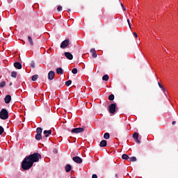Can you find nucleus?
I'll return each instance as SVG.
<instances>
[{"mask_svg":"<svg viewBox=\"0 0 178 178\" xmlns=\"http://www.w3.org/2000/svg\"><path fill=\"white\" fill-rule=\"evenodd\" d=\"M41 155L38 153H34L24 158L22 163V168L24 170H29L33 168L34 162H38Z\"/></svg>","mask_w":178,"mask_h":178,"instance_id":"f257e3e1","label":"nucleus"},{"mask_svg":"<svg viewBox=\"0 0 178 178\" xmlns=\"http://www.w3.org/2000/svg\"><path fill=\"white\" fill-rule=\"evenodd\" d=\"M9 118V113H8V111L5 108H3L0 112V119H2V120H6Z\"/></svg>","mask_w":178,"mask_h":178,"instance_id":"f03ea898","label":"nucleus"},{"mask_svg":"<svg viewBox=\"0 0 178 178\" xmlns=\"http://www.w3.org/2000/svg\"><path fill=\"white\" fill-rule=\"evenodd\" d=\"M70 42V39H65L64 41L61 42L60 48H62L63 49H65V48H67V47H69Z\"/></svg>","mask_w":178,"mask_h":178,"instance_id":"7ed1b4c3","label":"nucleus"},{"mask_svg":"<svg viewBox=\"0 0 178 178\" xmlns=\"http://www.w3.org/2000/svg\"><path fill=\"white\" fill-rule=\"evenodd\" d=\"M110 113H115L116 112V104H112L108 107Z\"/></svg>","mask_w":178,"mask_h":178,"instance_id":"20e7f679","label":"nucleus"},{"mask_svg":"<svg viewBox=\"0 0 178 178\" xmlns=\"http://www.w3.org/2000/svg\"><path fill=\"white\" fill-rule=\"evenodd\" d=\"M83 131H84V129L79 127V128L72 129L71 131V133L78 134V133H83Z\"/></svg>","mask_w":178,"mask_h":178,"instance_id":"39448f33","label":"nucleus"},{"mask_svg":"<svg viewBox=\"0 0 178 178\" xmlns=\"http://www.w3.org/2000/svg\"><path fill=\"white\" fill-rule=\"evenodd\" d=\"M72 159L76 163H81L83 162V159L77 156H74Z\"/></svg>","mask_w":178,"mask_h":178,"instance_id":"423d86ee","label":"nucleus"},{"mask_svg":"<svg viewBox=\"0 0 178 178\" xmlns=\"http://www.w3.org/2000/svg\"><path fill=\"white\" fill-rule=\"evenodd\" d=\"M54 77H55V72L54 71H50L48 74L49 80H54Z\"/></svg>","mask_w":178,"mask_h":178,"instance_id":"0eeeda50","label":"nucleus"},{"mask_svg":"<svg viewBox=\"0 0 178 178\" xmlns=\"http://www.w3.org/2000/svg\"><path fill=\"white\" fill-rule=\"evenodd\" d=\"M4 101L6 104H10V102L12 101V97L9 95H6L4 98Z\"/></svg>","mask_w":178,"mask_h":178,"instance_id":"6e6552de","label":"nucleus"},{"mask_svg":"<svg viewBox=\"0 0 178 178\" xmlns=\"http://www.w3.org/2000/svg\"><path fill=\"white\" fill-rule=\"evenodd\" d=\"M43 134L44 135V137L47 138L49 136H51L52 134V130H44L43 131Z\"/></svg>","mask_w":178,"mask_h":178,"instance_id":"1a4fd4ad","label":"nucleus"},{"mask_svg":"<svg viewBox=\"0 0 178 178\" xmlns=\"http://www.w3.org/2000/svg\"><path fill=\"white\" fill-rule=\"evenodd\" d=\"M65 56L67 59H69V60H72V59H73V55L70 52H65Z\"/></svg>","mask_w":178,"mask_h":178,"instance_id":"9d476101","label":"nucleus"},{"mask_svg":"<svg viewBox=\"0 0 178 178\" xmlns=\"http://www.w3.org/2000/svg\"><path fill=\"white\" fill-rule=\"evenodd\" d=\"M14 67L16 68V69H22V63H19V62H15L14 63Z\"/></svg>","mask_w":178,"mask_h":178,"instance_id":"9b49d317","label":"nucleus"},{"mask_svg":"<svg viewBox=\"0 0 178 178\" xmlns=\"http://www.w3.org/2000/svg\"><path fill=\"white\" fill-rule=\"evenodd\" d=\"M65 172H67V173H69V172L72 170V165H70V164H67L65 167Z\"/></svg>","mask_w":178,"mask_h":178,"instance_id":"f8f14e48","label":"nucleus"},{"mask_svg":"<svg viewBox=\"0 0 178 178\" xmlns=\"http://www.w3.org/2000/svg\"><path fill=\"white\" fill-rule=\"evenodd\" d=\"M100 147H106L107 145V142L106 140H103L100 142V144H99Z\"/></svg>","mask_w":178,"mask_h":178,"instance_id":"ddd939ff","label":"nucleus"},{"mask_svg":"<svg viewBox=\"0 0 178 178\" xmlns=\"http://www.w3.org/2000/svg\"><path fill=\"white\" fill-rule=\"evenodd\" d=\"M90 52L91 54H92V58H97V51H95V49H91Z\"/></svg>","mask_w":178,"mask_h":178,"instance_id":"4468645a","label":"nucleus"},{"mask_svg":"<svg viewBox=\"0 0 178 178\" xmlns=\"http://www.w3.org/2000/svg\"><path fill=\"white\" fill-rule=\"evenodd\" d=\"M57 74H63V70L60 67L56 69Z\"/></svg>","mask_w":178,"mask_h":178,"instance_id":"2eb2a0df","label":"nucleus"},{"mask_svg":"<svg viewBox=\"0 0 178 178\" xmlns=\"http://www.w3.org/2000/svg\"><path fill=\"white\" fill-rule=\"evenodd\" d=\"M28 41H29L30 45H31V46L34 45V42H33V38L31 36L28 37Z\"/></svg>","mask_w":178,"mask_h":178,"instance_id":"dca6fc26","label":"nucleus"},{"mask_svg":"<svg viewBox=\"0 0 178 178\" xmlns=\"http://www.w3.org/2000/svg\"><path fill=\"white\" fill-rule=\"evenodd\" d=\"M42 139V136L40 134L35 135V140H40Z\"/></svg>","mask_w":178,"mask_h":178,"instance_id":"f3484780","label":"nucleus"},{"mask_svg":"<svg viewBox=\"0 0 178 178\" xmlns=\"http://www.w3.org/2000/svg\"><path fill=\"white\" fill-rule=\"evenodd\" d=\"M102 80L104 81H108L109 80V76H108V74L103 76Z\"/></svg>","mask_w":178,"mask_h":178,"instance_id":"a211bd4d","label":"nucleus"},{"mask_svg":"<svg viewBox=\"0 0 178 178\" xmlns=\"http://www.w3.org/2000/svg\"><path fill=\"white\" fill-rule=\"evenodd\" d=\"M37 134H42V129L41 127H38L36 129Z\"/></svg>","mask_w":178,"mask_h":178,"instance_id":"6ab92c4d","label":"nucleus"},{"mask_svg":"<svg viewBox=\"0 0 178 178\" xmlns=\"http://www.w3.org/2000/svg\"><path fill=\"white\" fill-rule=\"evenodd\" d=\"M111 137V135L109 134V133H105L104 135V138L106 140H109V138Z\"/></svg>","mask_w":178,"mask_h":178,"instance_id":"aec40b11","label":"nucleus"},{"mask_svg":"<svg viewBox=\"0 0 178 178\" xmlns=\"http://www.w3.org/2000/svg\"><path fill=\"white\" fill-rule=\"evenodd\" d=\"M17 76V72H16L15 71L12 72L11 77H13L14 79H16Z\"/></svg>","mask_w":178,"mask_h":178,"instance_id":"412c9836","label":"nucleus"},{"mask_svg":"<svg viewBox=\"0 0 178 178\" xmlns=\"http://www.w3.org/2000/svg\"><path fill=\"white\" fill-rule=\"evenodd\" d=\"M38 79V74H35L32 76L31 79L32 81H36V80Z\"/></svg>","mask_w":178,"mask_h":178,"instance_id":"4be33fe9","label":"nucleus"},{"mask_svg":"<svg viewBox=\"0 0 178 178\" xmlns=\"http://www.w3.org/2000/svg\"><path fill=\"white\" fill-rule=\"evenodd\" d=\"M133 138L134 140H137L138 138V133L137 132H135L134 134H133Z\"/></svg>","mask_w":178,"mask_h":178,"instance_id":"5701e85b","label":"nucleus"},{"mask_svg":"<svg viewBox=\"0 0 178 178\" xmlns=\"http://www.w3.org/2000/svg\"><path fill=\"white\" fill-rule=\"evenodd\" d=\"M122 159H125V160L129 159V155L126 154H122Z\"/></svg>","mask_w":178,"mask_h":178,"instance_id":"b1692460","label":"nucleus"},{"mask_svg":"<svg viewBox=\"0 0 178 178\" xmlns=\"http://www.w3.org/2000/svg\"><path fill=\"white\" fill-rule=\"evenodd\" d=\"M129 161L130 162H136V161H137V158H136L135 156H132V157H129Z\"/></svg>","mask_w":178,"mask_h":178,"instance_id":"393cba45","label":"nucleus"},{"mask_svg":"<svg viewBox=\"0 0 178 178\" xmlns=\"http://www.w3.org/2000/svg\"><path fill=\"white\" fill-rule=\"evenodd\" d=\"M108 99H109V101H113V99H115V95H110L108 96Z\"/></svg>","mask_w":178,"mask_h":178,"instance_id":"a878e982","label":"nucleus"},{"mask_svg":"<svg viewBox=\"0 0 178 178\" xmlns=\"http://www.w3.org/2000/svg\"><path fill=\"white\" fill-rule=\"evenodd\" d=\"M159 86L160 87V88H161L162 91H163V92H165L166 91V90L165 89V88H163V86H162V85H161V83H158Z\"/></svg>","mask_w":178,"mask_h":178,"instance_id":"bb28decb","label":"nucleus"},{"mask_svg":"<svg viewBox=\"0 0 178 178\" xmlns=\"http://www.w3.org/2000/svg\"><path fill=\"white\" fill-rule=\"evenodd\" d=\"M5 86H6V83H5V81H2L0 83L1 88H3V87H5Z\"/></svg>","mask_w":178,"mask_h":178,"instance_id":"cd10ccee","label":"nucleus"},{"mask_svg":"<svg viewBox=\"0 0 178 178\" xmlns=\"http://www.w3.org/2000/svg\"><path fill=\"white\" fill-rule=\"evenodd\" d=\"M77 72H78L77 68H74L72 70V73H73V74H77Z\"/></svg>","mask_w":178,"mask_h":178,"instance_id":"c85d7f7f","label":"nucleus"},{"mask_svg":"<svg viewBox=\"0 0 178 178\" xmlns=\"http://www.w3.org/2000/svg\"><path fill=\"white\" fill-rule=\"evenodd\" d=\"M31 67H33V69H34V67H35V63H34V61H31Z\"/></svg>","mask_w":178,"mask_h":178,"instance_id":"c756f323","label":"nucleus"},{"mask_svg":"<svg viewBox=\"0 0 178 178\" xmlns=\"http://www.w3.org/2000/svg\"><path fill=\"white\" fill-rule=\"evenodd\" d=\"M65 84L67 87H69V86H70V84H72V81L69 80L67 82H65Z\"/></svg>","mask_w":178,"mask_h":178,"instance_id":"7c9ffc66","label":"nucleus"},{"mask_svg":"<svg viewBox=\"0 0 178 178\" xmlns=\"http://www.w3.org/2000/svg\"><path fill=\"white\" fill-rule=\"evenodd\" d=\"M3 131H4L3 127L0 126V136L3 134Z\"/></svg>","mask_w":178,"mask_h":178,"instance_id":"2f4dec72","label":"nucleus"},{"mask_svg":"<svg viewBox=\"0 0 178 178\" xmlns=\"http://www.w3.org/2000/svg\"><path fill=\"white\" fill-rule=\"evenodd\" d=\"M57 10L58 12H60V10H62V6H59L58 8H57Z\"/></svg>","mask_w":178,"mask_h":178,"instance_id":"473e14b6","label":"nucleus"},{"mask_svg":"<svg viewBox=\"0 0 178 178\" xmlns=\"http://www.w3.org/2000/svg\"><path fill=\"white\" fill-rule=\"evenodd\" d=\"M136 143H137L138 144H141V141H140V140L138 139H135Z\"/></svg>","mask_w":178,"mask_h":178,"instance_id":"72a5a7b5","label":"nucleus"},{"mask_svg":"<svg viewBox=\"0 0 178 178\" xmlns=\"http://www.w3.org/2000/svg\"><path fill=\"white\" fill-rule=\"evenodd\" d=\"M121 6H122L124 11L126 10V8H124V5H123L122 3H121Z\"/></svg>","mask_w":178,"mask_h":178,"instance_id":"f704fd0d","label":"nucleus"},{"mask_svg":"<svg viewBox=\"0 0 178 178\" xmlns=\"http://www.w3.org/2000/svg\"><path fill=\"white\" fill-rule=\"evenodd\" d=\"M92 178H98V176H97L95 174H93Z\"/></svg>","mask_w":178,"mask_h":178,"instance_id":"c9c22d12","label":"nucleus"},{"mask_svg":"<svg viewBox=\"0 0 178 178\" xmlns=\"http://www.w3.org/2000/svg\"><path fill=\"white\" fill-rule=\"evenodd\" d=\"M134 37H136V38H137V37H138V35H137V33H136V32L134 33Z\"/></svg>","mask_w":178,"mask_h":178,"instance_id":"e433bc0d","label":"nucleus"},{"mask_svg":"<svg viewBox=\"0 0 178 178\" xmlns=\"http://www.w3.org/2000/svg\"><path fill=\"white\" fill-rule=\"evenodd\" d=\"M127 22H128V24H129L130 29H131V26H130V19H127Z\"/></svg>","mask_w":178,"mask_h":178,"instance_id":"4c0bfd02","label":"nucleus"},{"mask_svg":"<svg viewBox=\"0 0 178 178\" xmlns=\"http://www.w3.org/2000/svg\"><path fill=\"white\" fill-rule=\"evenodd\" d=\"M172 124H173V125L176 124V121H173V122H172Z\"/></svg>","mask_w":178,"mask_h":178,"instance_id":"58836bf2","label":"nucleus"},{"mask_svg":"<svg viewBox=\"0 0 178 178\" xmlns=\"http://www.w3.org/2000/svg\"><path fill=\"white\" fill-rule=\"evenodd\" d=\"M115 177H118V174H115Z\"/></svg>","mask_w":178,"mask_h":178,"instance_id":"ea45409f","label":"nucleus"},{"mask_svg":"<svg viewBox=\"0 0 178 178\" xmlns=\"http://www.w3.org/2000/svg\"><path fill=\"white\" fill-rule=\"evenodd\" d=\"M10 86H12V83H10Z\"/></svg>","mask_w":178,"mask_h":178,"instance_id":"a19ab883","label":"nucleus"},{"mask_svg":"<svg viewBox=\"0 0 178 178\" xmlns=\"http://www.w3.org/2000/svg\"><path fill=\"white\" fill-rule=\"evenodd\" d=\"M68 12H70V10H68Z\"/></svg>","mask_w":178,"mask_h":178,"instance_id":"79ce46f5","label":"nucleus"}]
</instances>
